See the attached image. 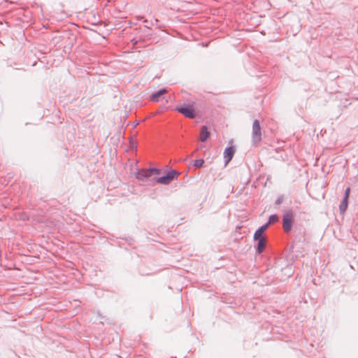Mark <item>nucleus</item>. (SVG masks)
Here are the masks:
<instances>
[{"label":"nucleus","instance_id":"13","mask_svg":"<svg viewBox=\"0 0 358 358\" xmlns=\"http://www.w3.org/2000/svg\"><path fill=\"white\" fill-rule=\"evenodd\" d=\"M204 163V160L202 159H196L194 162V166L196 168H200L203 166Z\"/></svg>","mask_w":358,"mask_h":358},{"label":"nucleus","instance_id":"10","mask_svg":"<svg viewBox=\"0 0 358 358\" xmlns=\"http://www.w3.org/2000/svg\"><path fill=\"white\" fill-rule=\"evenodd\" d=\"M257 252L260 254L262 253L266 246V240L265 239H260L259 241H257Z\"/></svg>","mask_w":358,"mask_h":358},{"label":"nucleus","instance_id":"9","mask_svg":"<svg viewBox=\"0 0 358 358\" xmlns=\"http://www.w3.org/2000/svg\"><path fill=\"white\" fill-rule=\"evenodd\" d=\"M166 93V90L165 89H162L157 92L153 93L150 96V100L153 102H158L160 99V96Z\"/></svg>","mask_w":358,"mask_h":358},{"label":"nucleus","instance_id":"3","mask_svg":"<svg viewBox=\"0 0 358 358\" xmlns=\"http://www.w3.org/2000/svg\"><path fill=\"white\" fill-rule=\"evenodd\" d=\"M293 222V213L291 210H287L283 214L282 227L286 233H288L292 229Z\"/></svg>","mask_w":358,"mask_h":358},{"label":"nucleus","instance_id":"6","mask_svg":"<svg viewBox=\"0 0 358 358\" xmlns=\"http://www.w3.org/2000/svg\"><path fill=\"white\" fill-rule=\"evenodd\" d=\"M235 148L234 146H229L225 148L224 151V159L225 162V165L228 164L229 162L232 159L234 153H235Z\"/></svg>","mask_w":358,"mask_h":358},{"label":"nucleus","instance_id":"2","mask_svg":"<svg viewBox=\"0 0 358 358\" xmlns=\"http://www.w3.org/2000/svg\"><path fill=\"white\" fill-rule=\"evenodd\" d=\"M160 171L157 169L150 168V169H143L138 170L136 173V178L138 180L145 181L148 178H150L153 174H159Z\"/></svg>","mask_w":358,"mask_h":358},{"label":"nucleus","instance_id":"5","mask_svg":"<svg viewBox=\"0 0 358 358\" xmlns=\"http://www.w3.org/2000/svg\"><path fill=\"white\" fill-rule=\"evenodd\" d=\"M178 175L179 173L176 171H171L166 176L156 178L155 181L158 183L168 185Z\"/></svg>","mask_w":358,"mask_h":358},{"label":"nucleus","instance_id":"1","mask_svg":"<svg viewBox=\"0 0 358 358\" xmlns=\"http://www.w3.org/2000/svg\"><path fill=\"white\" fill-rule=\"evenodd\" d=\"M252 141L256 146L262 141V129L258 120H254L252 124Z\"/></svg>","mask_w":358,"mask_h":358},{"label":"nucleus","instance_id":"12","mask_svg":"<svg viewBox=\"0 0 358 358\" xmlns=\"http://www.w3.org/2000/svg\"><path fill=\"white\" fill-rule=\"evenodd\" d=\"M278 220V217L277 215H275V214L271 215L269 216L268 222L266 223L265 224H264V226H266V229H267L270 224L276 222Z\"/></svg>","mask_w":358,"mask_h":358},{"label":"nucleus","instance_id":"8","mask_svg":"<svg viewBox=\"0 0 358 358\" xmlns=\"http://www.w3.org/2000/svg\"><path fill=\"white\" fill-rule=\"evenodd\" d=\"M266 230V226H261L254 234L255 241H259L260 239H265L263 236L264 232Z\"/></svg>","mask_w":358,"mask_h":358},{"label":"nucleus","instance_id":"11","mask_svg":"<svg viewBox=\"0 0 358 358\" xmlns=\"http://www.w3.org/2000/svg\"><path fill=\"white\" fill-rule=\"evenodd\" d=\"M348 199L343 198L341 203L339 206V210L341 213H344L348 208Z\"/></svg>","mask_w":358,"mask_h":358},{"label":"nucleus","instance_id":"14","mask_svg":"<svg viewBox=\"0 0 358 358\" xmlns=\"http://www.w3.org/2000/svg\"><path fill=\"white\" fill-rule=\"evenodd\" d=\"M350 193V187L346 188V189L345 191L344 198H346L348 199Z\"/></svg>","mask_w":358,"mask_h":358},{"label":"nucleus","instance_id":"7","mask_svg":"<svg viewBox=\"0 0 358 358\" xmlns=\"http://www.w3.org/2000/svg\"><path fill=\"white\" fill-rule=\"evenodd\" d=\"M210 136V132L206 126H202L200 131L199 140L202 142L206 141Z\"/></svg>","mask_w":358,"mask_h":358},{"label":"nucleus","instance_id":"4","mask_svg":"<svg viewBox=\"0 0 358 358\" xmlns=\"http://www.w3.org/2000/svg\"><path fill=\"white\" fill-rule=\"evenodd\" d=\"M176 110L182 114L185 117L188 118H194L196 115L194 110L192 106L183 105L181 106H177Z\"/></svg>","mask_w":358,"mask_h":358}]
</instances>
